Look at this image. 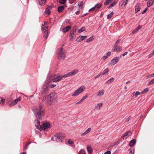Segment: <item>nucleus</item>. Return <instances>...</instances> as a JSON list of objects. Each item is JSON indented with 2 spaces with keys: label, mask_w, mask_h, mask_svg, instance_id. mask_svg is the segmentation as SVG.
Wrapping results in <instances>:
<instances>
[{
  "label": "nucleus",
  "mask_w": 154,
  "mask_h": 154,
  "mask_svg": "<svg viewBox=\"0 0 154 154\" xmlns=\"http://www.w3.org/2000/svg\"><path fill=\"white\" fill-rule=\"evenodd\" d=\"M132 133L131 131H127L122 135V137L123 139H126L131 135Z\"/></svg>",
  "instance_id": "obj_14"
},
{
  "label": "nucleus",
  "mask_w": 154,
  "mask_h": 154,
  "mask_svg": "<svg viewBox=\"0 0 154 154\" xmlns=\"http://www.w3.org/2000/svg\"><path fill=\"white\" fill-rule=\"evenodd\" d=\"M21 97H19L18 98L14 100L9 105V106L11 107L14 106V105L17 104L19 101H20L21 100Z\"/></svg>",
  "instance_id": "obj_12"
},
{
  "label": "nucleus",
  "mask_w": 154,
  "mask_h": 154,
  "mask_svg": "<svg viewBox=\"0 0 154 154\" xmlns=\"http://www.w3.org/2000/svg\"><path fill=\"white\" fill-rule=\"evenodd\" d=\"M83 2H79L78 3V5L80 8H82Z\"/></svg>",
  "instance_id": "obj_45"
},
{
  "label": "nucleus",
  "mask_w": 154,
  "mask_h": 154,
  "mask_svg": "<svg viewBox=\"0 0 154 154\" xmlns=\"http://www.w3.org/2000/svg\"><path fill=\"white\" fill-rule=\"evenodd\" d=\"M101 6L102 5L100 3H97L95 5V7L96 8H97V9L100 8Z\"/></svg>",
  "instance_id": "obj_40"
},
{
  "label": "nucleus",
  "mask_w": 154,
  "mask_h": 154,
  "mask_svg": "<svg viewBox=\"0 0 154 154\" xmlns=\"http://www.w3.org/2000/svg\"><path fill=\"white\" fill-rule=\"evenodd\" d=\"M57 98V96L55 92H51L48 96L46 103L51 105L52 103L55 101Z\"/></svg>",
  "instance_id": "obj_2"
},
{
  "label": "nucleus",
  "mask_w": 154,
  "mask_h": 154,
  "mask_svg": "<svg viewBox=\"0 0 154 154\" xmlns=\"http://www.w3.org/2000/svg\"><path fill=\"white\" fill-rule=\"evenodd\" d=\"M154 83V79H152L148 83L147 85L148 86Z\"/></svg>",
  "instance_id": "obj_46"
},
{
  "label": "nucleus",
  "mask_w": 154,
  "mask_h": 154,
  "mask_svg": "<svg viewBox=\"0 0 154 154\" xmlns=\"http://www.w3.org/2000/svg\"><path fill=\"white\" fill-rule=\"evenodd\" d=\"M149 76H150V77H154V73L153 74L149 75Z\"/></svg>",
  "instance_id": "obj_63"
},
{
  "label": "nucleus",
  "mask_w": 154,
  "mask_h": 154,
  "mask_svg": "<svg viewBox=\"0 0 154 154\" xmlns=\"http://www.w3.org/2000/svg\"><path fill=\"white\" fill-rule=\"evenodd\" d=\"M87 149L88 152L90 153L91 154L92 152V149L91 146H88L87 147Z\"/></svg>",
  "instance_id": "obj_26"
},
{
  "label": "nucleus",
  "mask_w": 154,
  "mask_h": 154,
  "mask_svg": "<svg viewBox=\"0 0 154 154\" xmlns=\"http://www.w3.org/2000/svg\"><path fill=\"white\" fill-rule=\"evenodd\" d=\"M112 1V0H106L104 3L105 5L109 4Z\"/></svg>",
  "instance_id": "obj_39"
},
{
  "label": "nucleus",
  "mask_w": 154,
  "mask_h": 154,
  "mask_svg": "<svg viewBox=\"0 0 154 154\" xmlns=\"http://www.w3.org/2000/svg\"><path fill=\"white\" fill-rule=\"evenodd\" d=\"M64 75H58L57 76L56 75H54V78L52 79L53 81L54 82H57L61 80L63 78H66V77L64 76Z\"/></svg>",
  "instance_id": "obj_8"
},
{
  "label": "nucleus",
  "mask_w": 154,
  "mask_h": 154,
  "mask_svg": "<svg viewBox=\"0 0 154 154\" xmlns=\"http://www.w3.org/2000/svg\"><path fill=\"white\" fill-rule=\"evenodd\" d=\"M66 53V51L62 48L60 49H58L57 51L58 57L60 60H64L65 59Z\"/></svg>",
  "instance_id": "obj_3"
},
{
  "label": "nucleus",
  "mask_w": 154,
  "mask_h": 154,
  "mask_svg": "<svg viewBox=\"0 0 154 154\" xmlns=\"http://www.w3.org/2000/svg\"><path fill=\"white\" fill-rule=\"evenodd\" d=\"M148 10V8H146L142 12V14H144L146 12V11L147 10Z\"/></svg>",
  "instance_id": "obj_56"
},
{
  "label": "nucleus",
  "mask_w": 154,
  "mask_h": 154,
  "mask_svg": "<svg viewBox=\"0 0 154 154\" xmlns=\"http://www.w3.org/2000/svg\"><path fill=\"white\" fill-rule=\"evenodd\" d=\"M70 20L69 19H68L66 20V23H69L70 22Z\"/></svg>",
  "instance_id": "obj_64"
},
{
  "label": "nucleus",
  "mask_w": 154,
  "mask_h": 154,
  "mask_svg": "<svg viewBox=\"0 0 154 154\" xmlns=\"http://www.w3.org/2000/svg\"><path fill=\"white\" fill-rule=\"evenodd\" d=\"M122 47L120 46H113L112 50L114 52H119L122 50Z\"/></svg>",
  "instance_id": "obj_13"
},
{
  "label": "nucleus",
  "mask_w": 154,
  "mask_h": 154,
  "mask_svg": "<svg viewBox=\"0 0 154 154\" xmlns=\"http://www.w3.org/2000/svg\"><path fill=\"white\" fill-rule=\"evenodd\" d=\"M64 9V7L63 6H59L57 9L58 12L60 13Z\"/></svg>",
  "instance_id": "obj_25"
},
{
  "label": "nucleus",
  "mask_w": 154,
  "mask_h": 154,
  "mask_svg": "<svg viewBox=\"0 0 154 154\" xmlns=\"http://www.w3.org/2000/svg\"><path fill=\"white\" fill-rule=\"evenodd\" d=\"M108 57H107V56L106 55L102 57V58L104 60H105L106 59H107L108 58Z\"/></svg>",
  "instance_id": "obj_59"
},
{
  "label": "nucleus",
  "mask_w": 154,
  "mask_h": 154,
  "mask_svg": "<svg viewBox=\"0 0 154 154\" xmlns=\"http://www.w3.org/2000/svg\"><path fill=\"white\" fill-rule=\"evenodd\" d=\"M130 117H129L128 118H127L126 119V120L125 121V122H128V121H129V120H130Z\"/></svg>",
  "instance_id": "obj_62"
},
{
  "label": "nucleus",
  "mask_w": 154,
  "mask_h": 154,
  "mask_svg": "<svg viewBox=\"0 0 154 154\" xmlns=\"http://www.w3.org/2000/svg\"><path fill=\"white\" fill-rule=\"evenodd\" d=\"M68 142L69 144H72L74 143L73 141L71 139L69 140L68 141Z\"/></svg>",
  "instance_id": "obj_50"
},
{
  "label": "nucleus",
  "mask_w": 154,
  "mask_h": 154,
  "mask_svg": "<svg viewBox=\"0 0 154 154\" xmlns=\"http://www.w3.org/2000/svg\"><path fill=\"white\" fill-rule=\"evenodd\" d=\"M48 35V32H44L43 36L45 39H46L47 38Z\"/></svg>",
  "instance_id": "obj_31"
},
{
  "label": "nucleus",
  "mask_w": 154,
  "mask_h": 154,
  "mask_svg": "<svg viewBox=\"0 0 154 154\" xmlns=\"http://www.w3.org/2000/svg\"><path fill=\"white\" fill-rule=\"evenodd\" d=\"M56 86V85L55 84H52L50 86V87L51 88H53Z\"/></svg>",
  "instance_id": "obj_55"
},
{
  "label": "nucleus",
  "mask_w": 154,
  "mask_h": 154,
  "mask_svg": "<svg viewBox=\"0 0 154 154\" xmlns=\"http://www.w3.org/2000/svg\"><path fill=\"white\" fill-rule=\"evenodd\" d=\"M43 105L42 103L39 105V109L37 108H35L33 112L34 114L37 119L42 120V117L44 115V110L43 108Z\"/></svg>",
  "instance_id": "obj_1"
},
{
  "label": "nucleus",
  "mask_w": 154,
  "mask_h": 154,
  "mask_svg": "<svg viewBox=\"0 0 154 154\" xmlns=\"http://www.w3.org/2000/svg\"><path fill=\"white\" fill-rule=\"evenodd\" d=\"M103 105V103H99L94 106V110H98L100 109Z\"/></svg>",
  "instance_id": "obj_16"
},
{
  "label": "nucleus",
  "mask_w": 154,
  "mask_h": 154,
  "mask_svg": "<svg viewBox=\"0 0 154 154\" xmlns=\"http://www.w3.org/2000/svg\"><path fill=\"white\" fill-rule=\"evenodd\" d=\"M71 28V27L70 26H66L63 28V32H66L70 29Z\"/></svg>",
  "instance_id": "obj_23"
},
{
  "label": "nucleus",
  "mask_w": 154,
  "mask_h": 154,
  "mask_svg": "<svg viewBox=\"0 0 154 154\" xmlns=\"http://www.w3.org/2000/svg\"><path fill=\"white\" fill-rule=\"evenodd\" d=\"M45 13L46 14H50V10L49 8H47L45 10Z\"/></svg>",
  "instance_id": "obj_38"
},
{
  "label": "nucleus",
  "mask_w": 154,
  "mask_h": 154,
  "mask_svg": "<svg viewBox=\"0 0 154 154\" xmlns=\"http://www.w3.org/2000/svg\"><path fill=\"white\" fill-rule=\"evenodd\" d=\"M91 130V128H88L85 131L84 133L81 134V136H83L87 134L89 132H90Z\"/></svg>",
  "instance_id": "obj_21"
},
{
  "label": "nucleus",
  "mask_w": 154,
  "mask_h": 154,
  "mask_svg": "<svg viewBox=\"0 0 154 154\" xmlns=\"http://www.w3.org/2000/svg\"><path fill=\"white\" fill-rule=\"evenodd\" d=\"M138 31V29H137V28H136L132 32V33L133 34H134L137 32Z\"/></svg>",
  "instance_id": "obj_54"
},
{
  "label": "nucleus",
  "mask_w": 154,
  "mask_h": 154,
  "mask_svg": "<svg viewBox=\"0 0 154 154\" xmlns=\"http://www.w3.org/2000/svg\"><path fill=\"white\" fill-rule=\"evenodd\" d=\"M51 82V80L50 79L49 76H48L46 79V82L47 84H49Z\"/></svg>",
  "instance_id": "obj_33"
},
{
  "label": "nucleus",
  "mask_w": 154,
  "mask_h": 154,
  "mask_svg": "<svg viewBox=\"0 0 154 154\" xmlns=\"http://www.w3.org/2000/svg\"><path fill=\"white\" fill-rule=\"evenodd\" d=\"M135 12L136 13H137L140 11V7L139 4H137L135 7Z\"/></svg>",
  "instance_id": "obj_19"
},
{
  "label": "nucleus",
  "mask_w": 154,
  "mask_h": 154,
  "mask_svg": "<svg viewBox=\"0 0 154 154\" xmlns=\"http://www.w3.org/2000/svg\"><path fill=\"white\" fill-rule=\"evenodd\" d=\"M35 125L39 129L40 126V122L38 120H36L35 122Z\"/></svg>",
  "instance_id": "obj_36"
},
{
  "label": "nucleus",
  "mask_w": 154,
  "mask_h": 154,
  "mask_svg": "<svg viewBox=\"0 0 154 154\" xmlns=\"http://www.w3.org/2000/svg\"><path fill=\"white\" fill-rule=\"evenodd\" d=\"M50 124L48 122L43 123L41 126H40L39 129L41 131H45L49 128Z\"/></svg>",
  "instance_id": "obj_7"
},
{
  "label": "nucleus",
  "mask_w": 154,
  "mask_h": 154,
  "mask_svg": "<svg viewBox=\"0 0 154 154\" xmlns=\"http://www.w3.org/2000/svg\"><path fill=\"white\" fill-rule=\"evenodd\" d=\"M94 36L92 35L91 37L87 39L86 40L87 42L88 43L91 42V41L93 40L94 39Z\"/></svg>",
  "instance_id": "obj_29"
},
{
  "label": "nucleus",
  "mask_w": 154,
  "mask_h": 154,
  "mask_svg": "<svg viewBox=\"0 0 154 154\" xmlns=\"http://www.w3.org/2000/svg\"><path fill=\"white\" fill-rule=\"evenodd\" d=\"M113 14V12L112 11L110 14H109L107 15V18L108 19H110L112 17Z\"/></svg>",
  "instance_id": "obj_34"
},
{
  "label": "nucleus",
  "mask_w": 154,
  "mask_h": 154,
  "mask_svg": "<svg viewBox=\"0 0 154 154\" xmlns=\"http://www.w3.org/2000/svg\"><path fill=\"white\" fill-rule=\"evenodd\" d=\"M31 143L30 142H29L28 143H27L26 144H25L24 146H23V150H26L28 148V146L29 144H30Z\"/></svg>",
  "instance_id": "obj_35"
},
{
  "label": "nucleus",
  "mask_w": 154,
  "mask_h": 154,
  "mask_svg": "<svg viewBox=\"0 0 154 154\" xmlns=\"http://www.w3.org/2000/svg\"><path fill=\"white\" fill-rule=\"evenodd\" d=\"M85 89V87L84 86H81L78 89L76 90L73 93L72 96L73 97L75 96L79 95L80 94L83 92Z\"/></svg>",
  "instance_id": "obj_4"
},
{
  "label": "nucleus",
  "mask_w": 154,
  "mask_h": 154,
  "mask_svg": "<svg viewBox=\"0 0 154 154\" xmlns=\"http://www.w3.org/2000/svg\"><path fill=\"white\" fill-rule=\"evenodd\" d=\"M154 55V50L152 51V53L149 54V58L152 57Z\"/></svg>",
  "instance_id": "obj_48"
},
{
  "label": "nucleus",
  "mask_w": 154,
  "mask_h": 154,
  "mask_svg": "<svg viewBox=\"0 0 154 154\" xmlns=\"http://www.w3.org/2000/svg\"><path fill=\"white\" fill-rule=\"evenodd\" d=\"M104 92L105 91L103 90H99L97 92V96L99 97L101 96L104 94Z\"/></svg>",
  "instance_id": "obj_17"
},
{
  "label": "nucleus",
  "mask_w": 154,
  "mask_h": 154,
  "mask_svg": "<svg viewBox=\"0 0 154 154\" xmlns=\"http://www.w3.org/2000/svg\"><path fill=\"white\" fill-rule=\"evenodd\" d=\"M87 36L86 35H80L77 38V39L76 40L78 42H81L85 39L87 37Z\"/></svg>",
  "instance_id": "obj_15"
},
{
  "label": "nucleus",
  "mask_w": 154,
  "mask_h": 154,
  "mask_svg": "<svg viewBox=\"0 0 154 154\" xmlns=\"http://www.w3.org/2000/svg\"><path fill=\"white\" fill-rule=\"evenodd\" d=\"M42 94L43 97H45L46 94H47L49 91L48 87L46 85H44L42 87Z\"/></svg>",
  "instance_id": "obj_9"
},
{
  "label": "nucleus",
  "mask_w": 154,
  "mask_h": 154,
  "mask_svg": "<svg viewBox=\"0 0 154 154\" xmlns=\"http://www.w3.org/2000/svg\"><path fill=\"white\" fill-rule=\"evenodd\" d=\"M136 140L135 139L132 140L129 143V145L130 146H133L136 143Z\"/></svg>",
  "instance_id": "obj_22"
},
{
  "label": "nucleus",
  "mask_w": 154,
  "mask_h": 154,
  "mask_svg": "<svg viewBox=\"0 0 154 154\" xmlns=\"http://www.w3.org/2000/svg\"><path fill=\"white\" fill-rule=\"evenodd\" d=\"M48 26H44L43 25V26L42 28V30L43 32H48Z\"/></svg>",
  "instance_id": "obj_24"
},
{
  "label": "nucleus",
  "mask_w": 154,
  "mask_h": 154,
  "mask_svg": "<svg viewBox=\"0 0 154 154\" xmlns=\"http://www.w3.org/2000/svg\"><path fill=\"white\" fill-rule=\"evenodd\" d=\"M120 58L119 57H116L113 58L108 63V65L113 66L117 64L119 61Z\"/></svg>",
  "instance_id": "obj_6"
},
{
  "label": "nucleus",
  "mask_w": 154,
  "mask_h": 154,
  "mask_svg": "<svg viewBox=\"0 0 154 154\" xmlns=\"http://www.w3.org/2000/svg\"><path fill=\"white\" fill-rule=\"evenodd\" d=\"M76 30V27L75 26L72 29V31L70 33L69 35V38L70 39L72 40L73 39V38L74 37V35H75Z\"/></svg>",
  "instance_id": "obj_11"
},
{
  "label": "nucleus",
  "mask_w": 154,
  "mask_h": 154,
  "mask_svg": "<svg viewBox=\"0 0 154 154\" xmlns=\"http://www.w3.org/2000/svg\"><path fill=\"white\" fill-rule=\"evenodd\" d=\"M41 99L42 100V101L43 102H45L46 103V100H47V99H45L44 97L42 98H41Z\"/></svg>",
  "instance_id": "obj_57"
},
{
  "label": "nucleus",
  "mask_w": 154,
  "mask_h": 154,
  "mask_svg": "<svg viewBox=\"0 0 154 154\" xmlns=\"http://www.w3.org/2000/svg\"><path fill=\"white\" fill-rule=\"evenodd\" d=\"M111 151H108L104 153V154H110Z\"/></svg>",
  "instance_id": "obj_61"
},
{
  "label": "nucleus",
  "mask_w": 154,
  "mask_h": 154,
  "mask_svg": "<svg viewBox=\"0 0 154 154\" xmlns=\"http://www.w3.org/2000/svg\"><path fill=\"white\" fill-rule=\"evenodd\" d=\"M67 0H59V2L61 4H64L66 2Z\"/></svg>",
  "instance_id": "obj_42"
},
{
  "label": "nucleus",
  "mask_w": 154,
  "mask_h": 154,
  "mask_svg": "<svg viewBox=\"0 0 154 154\" xmlns=\"http://www.w3.org/2000/svg\"><path fill=\"white\" fill-rule=\"evenodd\" d=\"M75 0H69V1L70 4H72L74 2Z\"/></svg>",
  "instance_id": "obj_60"
},
{
  "label": "nucleus",
  "mask_w": 154,
  "mask_h": 154,
  "mask_svg": "<svg viewBox=\"0 0 154 154\" xmlns=\"http://www.w3.org/2000/svg\"><path fill=\"white\" fill-rule=\"evenodd\" d=\"M51 140L55 141H56V136H55V135H54V136H53L51 138Z\"/></svg>",
  "instance_id": "obj_51"
},
{
  "label": "nucleus",
  "mask_w": 154,
  "mask_h": 154,
  "mask_svg": "<svg viewBox=\"0 0 154 154\" xmlns=\"http://www.w3.org/2000/svg\"><path fill=\"white\" fill-rule=\"evenodd\" d=\"M121 41L120 39H119L118 40H117L115 43L114 44V45L113 46H117V45L119 43L120 41Z\"/></svg>",
  "instance_id": "obj_41"
},
{
  "label": "nucleus",
  "mask_w": 154,
  "mask_h": 154,
  "mask_svg": "<svg viewBox=\"0 0 154 154\" xmlns=\"http://www.w3.org/2000/svg\"><path fill=\"white\" fill-rule=\"evenodd\" d=\"M149 91L148 88H146L143 91L141 92L140 94H142L146 93L147 92Z\"/></svg>",
  "instance_id": "obj_32"
},
{
  "label": "nucleus",
  "mask_w": 154,
  "mask_h": 154,
  "mask_svg": "<svg viewBox=\"0 0 154 154\" xmlns=\"http://www.w3.org/2000/svg\"><path fill=\"white\" fill-rule=\"evenodd\" d=\"M102 75V72H100L98 75L94 77V79H96L97 78L99 77Z\"/></svg>",
  "instance_id": "obj_49"
},
{
  "label": "nucleus",
  "mask_w": 154,
  "mask_h": 154,
  "mask_svg": "<svg viewBox=\"0 0 154 154\" xmlns=\"http://www.w3.org/2000/svg\"><path fill=\"white\" fill-rule=\"evenodd\" d=\"M86 154L85 151L83 149H81L79 151V154Z\"/></svg>",
  "instance_id": "obj_43"
},
{
  "label": "nucleus",
  "mask_w": 154,
  "mask_h": 154,
  "mask_svg": "<svg viewBox=\"0 0 154 154\" xmlns=\"http://www.w3.org/2000/svg\"><path fill=\"white\" fill-rule=\"evenodd\" d=\"M114 80V78L112 77L109 79L106 82L108 84H110L111 82H113Z\"/></svg>",
  "instance_id": "obj_27"
},
{
  "label": "nucleus",
  "mask_w": 154,
  "mask_h": 154,
  "mask_svg": "<svg viewBox=\"0 0 154 154\" xmlns=\"http://www.w3.org/2000/svg\"><path fill=\"white\" fill-rule=\"evenodd\" d=\"M5 101V99L2 98L0 97V104L3 105Z\"/></svg>",
  "instance_id": "obj_37"
},
{
  "label": "nucleus",
  "mask_w": 154,
  "mask_h": 154,
  "mask_svg": "<svg viewBox=\"0 0 154 154\" xmlns=\"http://www.w3.org/2000/svg\"><path fill=\"white\" fill-rule=\"evenodd\" d=\"M116 4V3L114 2L109 7V8H111L113 7L114 5Z\"/></svg>",
  "instance_id": "obj_58"
},
{
  "label": "nucleus",
  "mask_w": 154,
  "mask_h": 154,
  "mask_svg": "<svg viewBox=\"0 0 154 154\" xmlns=\"http://www.w3.org/2000/svg\"><path fill=\"white\" fill-rule=\"evenodd\" d=\"M111 55V53L110 51H108L106 54V55L107 57H108L110 56Z\"/></svg>",
  "instance_id": "obj_53"
},
{
  "label": "nucleus",
  "mask_w": 154,
  "mask_h": 154,
  "mask_svg": "<svg viewBox=\"0 0 154 154\" xmlns=\"http://www.w3.org/2000/svg\"><path fill=\"white\" fill-rule=\"evenodd\" d=\"M88 96V94L86 95L85 96L83 97L82 98L81 100V101H83L85 99H86Z\"/></svg>",
  "instance_id": "obj_47"
},
{
  "label": "nucleus",
  "mask_w": 154,
  "mask_h": 154,
  "mask_svg": "<svg viewBox=\"0 0 154 154\" xmlns=\"http://www.w3.org/2000/svg\"><path fill=\"white\" fill-rule=\"evenodd\" d=\"M55 136L56 137V141L57 142L62 141L65 137V134L62 133H57L55 135Z\"/></svg>",
  "instance_id": "obj_5"
},
{
  "label": "nucleus",
  "mask_w": 154,
  "mask_h": 154,
  "mask_svg": "<svg viewBox=\"0 0 154 154\" xmlns=\"http://www.w3.org/2000/svg\"><path fill=\"white\" fill-rule=\"evenodd\" d=\"M85 27H82L81 29H80L78 31V32L79 33H80L82 32L85 30Z\"/></svg>",
  "instance_id": "obj_44"
},
{
  "label": "nucleus",
  "mask_w": 154,
  "mask_h": 154,
  "mask_svg": "<svg viewBox=\"0 0 154 154\" xmlns=\"http://www.w3.org/2000/svg\"><path fill=\"white\" fill-rule=\"evenodd\" d=\"M128 0H122L120 4V6L122 8L124 7L127 3Z\"/></svg>",
  "instance_id": "obj_18"
},
{
  "label": "nucleus",
  "mask_w": 154,
  "mask_h": 154,
  "mask_svg": "<svg viewBox=\"0 0 154 154\" xmlns=\"http://www.w3.org/2000/svg\"><path fill=\"white\" fill-rule=\"evenodd\" d=\"M140 93L139 91L134 92L131 95L132 97L136 98L138 95H140Z\"/></svg>",
  "instance_id": "obj_20"
},
{
  "label": "nucleus",
  "mask_w": 154,
  "mask_h": 154,
  "mask_svg": "<svg viewBox=\"0 0 154 154\" xmlns=\"http://www.w3.org/2000/svg\"><path fill=\"white\" fill-rule=\"evenodd\" d=\"M154 2V1L152 0H151L149 2H148L147 3V6L148 7H149L151 6Z\"/></svg>",
  "instance_id": "obj_30"
},
{
  "label": "nucleus",
  "mask_w": 154,
  "mask_h": 154,
  "mask_svg": "<svg viewBox=\"0 0 154 154\" xmlns=\"http://www.w3.org/2000/svg\"><path fill=\"white\" fill-rule=\"evenodd\" d=\"M96 8L94 6L92 7V8H91L88 11H93Z\"/></svg>",
  "instance_id": "obj_52"
},
{
  "label": "nucleus",
  "mask_w": 154,
  "mask_h": 154,
  "mask_svg": "<svg viewBox=\"0 0 154 154\" xmlns=\"http://www.w3.org/2000/svg\"><path fill=\"white\" fill-rule=\"evenodd\" d=\"M78 72V70L77 69H75L71 72H69L64 75V76L67 77L76 74Z\"/></svg>",
  "instance_id": "obj_10"
},
{
  "label": "nucleus",
  "mask_w": 154,
  "mask_h": 154,
  "mask_svg": "<svg viewBox=\"0 0 154 154\" xmlns=\"http://www.w3.org/2000/svg\"><path fill=\"white\" fill-rule=\"evenodd\" d=\"M109 71V69L108 68H106L102 72V75H104L105 74H107Z\"/></svg>",
  "instance_id": "obj_28"
}]
</instances>
